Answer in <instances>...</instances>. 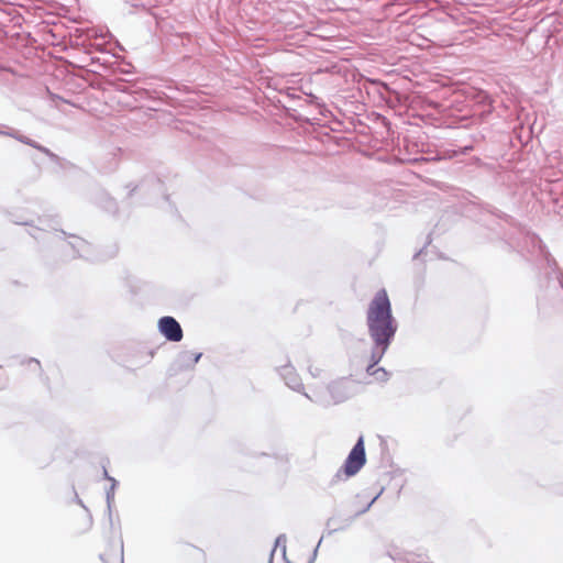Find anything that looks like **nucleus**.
<instances>
[{"instance_id": "nucleus-8", "label": "nucleus", "mask_w": 563, "mask_h": 563, "mask_svg": "<svg viewBox=\"0 0 563 563\" xmlns=\"http://www.w3.org/2000/svg\"><path fill=\"white\" fill-rule=\"evenodd\" d=\"M269 563H273V554L271 555Z\"/></svg>"}, {"instance_id": "nucleus-7", "label": "nucleus", "mask_w": 563, "mask_h": 563, "mask_svg": "<svg viewBox=\"0 0 563 563\" xmlns=\"http://www.w3.org/2000/svg\"><path fill=\"white\" fill-rule=\"evenodd\" d=\"M201 357V353H190L188 355V358L194 363L196 364Z\"/></svg>"}, {"instance_id": "nucleus-5", "label": "nucleus", "mask_w": 563, "mask_h": 563, "mask_svg": "<svg viewBox=\"0 0 563 563\" xmlns=\"http://www.w3.org/2000/svg\"><path fill=\"white\" fill-rule=\"evenodd\" d=\"M104 563H123V547L121 542L109 545V549L101 554Z\"/></svg>"}, {"instance_id": "nucleus-6", "label": "nucleus", "mask_w": 563, "mask_h": 563, "mask_svg": "<svg viewBox=\"0 0 563 563\" xmlns=\"http://www.w3.org/2000/svg\"><path fill=\"white\" fill-rule=\"evenodd\" d=\"M378 362L372 361V355L368 358V365L366 367V372L369 376L373 377L371 383H385L389 378L388 372L383 367H375Z\"/></svg>"}, {"instance_id": "nucleus-3", "label": "nucleus", "mask_w": 563, "mask_h": 563, "mask_svg": "<svg viewBox=\"0 0 563 563\" xmlns=\"http://www.w3.org/2000/svg\"><path fill=\"white\" fill-rule=\"evenodd\" d=\"M351 395V390L349 387V382L345 378H341L338 380L332 382L328 386V396H329V402L333 405L341 404L349 399Z\"/></svg>"}, {"instance_id": "nucleus-2", "label": "nucleus", "mask_w": 563, "mask_h": 563, "mask_svg": "<svg viewBox=\"0 0 563 563\" xmlns=\"http://www.w3.org/2000/svg\"><path fill=\"white\" fill-rule=\"evenodd\" d=\"M366 462V455H365V446H364V440L361 437L356 444L351 450L349 456L346 457L342 472L345 474L346 477H351L355 475L365 464Z\"/></svg>"}, {"instance_id": "nucleus-1", "label": "nucleus", "mask_w": 563, "mask_h": 563, "mask_svg": "<svg viewBox=\"0 0 563 563\" xmlns=\"http://www.w3.org/2000/svg\"><path fill=\"white\" fill-rule=\"evenodd\" d=\"M366 321L369 335L375 343L372 361L379 362L397 331V323L391 313V303L386 289H379L369 302Z\"/></svg>"}, {"instance_id": "nucleus-4", "label": "nucleus", "mask_w": 563, "mask_h": 563, "mask_svg": "<svg viewBox=\"0 0 563 563\" xmlns=\"http://www.w3.org/2000/svg\"><path fill=\"white\" fill-rule=\"evenodd\" d=\"M161 333L169 341L179 342L183 339V330L178 321L173 317H163L158 321Z\"/></svg>"}]
</instances>
